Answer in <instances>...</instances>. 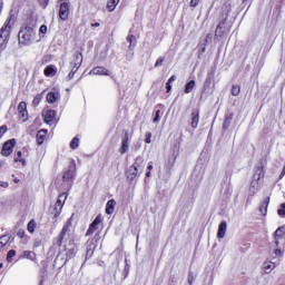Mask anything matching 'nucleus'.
<instances>
[{"label":"nucleus","mask_w":285,"mask_h":285,"mask_svg":"<svg viewBox=\"0 0 285 285\" xmlns=\"http://www.w3.org/2000/svg\"><path fill=\"white\" fill-rule=\"evenodd\" d=\"M281 217H285V204L281 205V208L277 210Z\"/></svg>","instance_id":"nucleus-46"},{"label":"nucleus","mask_w":285,"mask_h":285,"mask_svg":"<svg viewBox=\"0 0 285 285\" xmlns=\"http://www.w3.org/2000/svg\"><path fill=\"white\" fill-rule=\"evenodd\" d=\"M10 21L11 19L8 18L0 29V50H6V46H8V41H10V32L12 30Z\"/></svg>","instance_id":"nucleus-3"},{"label":"nucleus","mask_w":285,"mask_h":285,"mask_svg":"<svg viewBox=\"0 0 285 285\" xmlns=\"http://www.w3.org/2000/svg\"><path fill=\"white\" fill-rule=\"evenodd\" d=\"M2 166H3V164H2V163H0V168H2Z\"/></svg>","instance_id":"nucleus-64"},{"label":"nucleus","mask_w":285,"mask_h":285,"mask_svg":"<svg viewBox=\"0 0 285 285\" xmlns=\"http://www.w3.org/2000/svg\"><path fill=\"white\" fill-rule=\"evenodd\" d=\"M47 136H48V130L46 129H40L37 132L36 139H37L38 146H41L46 141Z\"/></svg>","instance_id":"nucleus-16"},{"label":"nucleus","mask_w":285,"mask_h":285,"mask_svg":"<svg viewBox=\"0 0 285 285\" xmlns=\"http://www.w3.org/2000/svg\"><path fill=\"white\" fill-rule=\"evenodd\" d=\"M275 245H276V246H279V240H277V238H276V240H275Z\"/></svg>","instance_id":"nucleus-60"},{"label":"nucleus","mask_w":285,"mask_h":285,"mask_svg":"<svg viewBox=\"0 0 285 285\" xmlns=\"http://www.w3.org/2000/svg\"><path fill=\"white\" fill-rule=\"evenodd\" d=\"M190 6L191 8H197V6H199V0H191Z\"/></svg>","instance_id":"nucleus-52"},{"label":"nucleus","mask_w":285,"mask_h":285,"mask_svg":"<svg viewBox=\"0 0 285 285\" xmlns=\"http://www.w3.org/2000/svg\"><path fill=\"white\" fill-rule=\"evenodd\" d=\"M20 259H30L31 262H36L37 254H35V252H31V250H24L20 256Z\"/></svg>","instance_id":"nucleus-19"},{"label":"nucleus","mask_w":285,"mask_h":285,"mask_svg":"<svg viewBox=\"0 0 285 285\" xmlns=\"http://www.w3.org/2000/svg\"><path fill=\"white\" fill-rule=\"evenodd\" d=\"M187 282L189 285H193V282H195V274L193 272H189Z\"/></svg>","instance_id":"nucleus-44"},{"label":"nucleus","mask_w":285,"mask_h":285,"mask_svg":"<svg viewBox=\"0 0 285 285\" xmlns=\"http://www.w3.org/2000/svg\"><path fill=\"white\" fill-rule=\"evenodd\" d=\"M68 199V195L66 194H61L55 205V217H58L59 215H61V208H63V203L61 200V198Z\"/></svg>","instance_id":"nucleus-13"},{"label":"nucleus","mask_w":285,"mask_h":285,"mask_svg":"<svg viewBox=\"0 0 285 285\" xmlns=\"http://www.w3.org/2000/svg\"><path fill=\"white\" fill-rule=\"evenodd\" d=\"M226 230H228V224L226 223V220H223L218 226V239H224V237H226Z\"/></svg>","instance_id":"nucleus-14"},{"label":"nucleus","mask_w":285,"mask_h":285,"mask_svg":"<svg viewBox=\"0 0 285 285\" xmlns=\"http://www.w3.org/2000/svg\"><path fill=\"white\" fill-rule=\"evenodd\" d=\"M213 79H215V73L213 72H209L207 75V78L205 80V83H204V88H203V91H202V99H206V91L208 90V88H210L212 83H213Z\"/></svg>","instance_id":"nucleus-11"},{"label":"nucleus","mask_w":285,"mask_h":285,"mask_svg":"<svg viewBox=\"0 0 285 285\" xmlns=\"http://www.w3.org/2000/svg\"><path fill=\"white\" fill-rule=\"evenodd\" d=\"M18 117L22 121H28V104L26 101L18 105Z\"/></svg>","instance_id":"nucleus-9"},{"label":"nucleus","mask_w":285,"mask_h":285,"mask_svg":"<svg viewBox=\"0 0 285 285\" xmlns=\"http://www.w3.org/2000/svg\"><path fill=\"white\" fill-rule=\"evenodd\" d=\"M89 75H105V76H108L110 75L108 72V69L104 68V67H95L90 72Z\"/></svg>","instance_id":"nucleus-22"},{"label":"nucleus","mask_w":285,"mask_h":285,"mask_svg":"<svg viewBox=\"0 0 285 285\" xmlns=\"http://www.w3.org/2000/svg\"><path fill=\"white\" fill-rule=\"evenodd\" d=\"M48 32V26L42 24L39 28V35H46Z\"/></svg>","instance_id":"nucleus-45"},{"label":"nucleus","mask_w":285,"mask_h":285,"mask_svg":"<svg viewBox=\"0 0 285 285\" xmlns=\"http://www.w3.org/2000/svg\"><path fill=\"white\" fill-rule=\"evenodd\" d=\"M28 230L30 233H35V229L37 228V223L35 222V219H31L29 223H28V226H27Z\"/></svg>","instance_id":"nucleus-35"},{"label":"nucleus","mask_w":285,"mask_h":285,"mask_svg":"<svg viewBox=\"0 0 285 285\" xmlns=\"http://www.w3.org/2000/svg\"><path fill=\"white\" fill-rule=\"evenodd\" d=\"M14 184H19V179L16 178V179H14Z\"/></svg>","instance_id":"nucleus-63"},{"label":"nucleus","mask_w":285,"mask_h":285,"mask_svg":"<svg viewBox=\"0 0 285 285\" xmlns=\"http://www.w3.org/2000/svg\"><path fill=\"white\" fill-rule=\"evenodd\" d=\"M274 253H275L276 256H279V255H282V249L276 248V249L274 250Z\"/></svg>","instance_id":"nucleus-54"},{"label":"nucleus","mask_w":285,"mask_h":285,"mask_svg":"<svg viewBox=\"0 0 285 285\" xmlns=\"http://www.w3.org/2000/svg\"><path fill=\"white\" fill-rule=\"evenodd\" d=\"M14 255H17V250L14 249H10L7 254V262L10 263L12 262V257H14Z\"/></svg>","instance_id":"nucleus-40"},{"label":"nucleus","mask_w":285,"mask_h":285,"mask_svg":"<svg viewBox=\"0 0 285 285\" xmlns=\"http://www.w3.org/2000/svg\"><path fill=\"white\" fill-rule=\"evenodd\" d=\"M101 26L99 22L91 23V28H99Z\"/></svg>","instance_id":"nucleus-56"},{"label":"nucleus","mask_w":285,"mask_h":285,"mask_svg":"<svg viewBox=\"0 0 285 285\" xmlns=\"http://www.w3.org/2000/svg\"><path fill=\"white\" fill-rule=\"evenodd\" d=\"M57 75V68L53 65H49L45 68L46 77H55Z\"/></svg>","instance_id":"nucleus-23"},{"label":"nucleus","mask_w":285,"mask_h":285,"mask_svg":"<svg viewBox=\"0 0 285 285\" xmlns=\"http://www.w3.org/2000/svg\"><path fill=\"white\" fill-rule=\"evenodd\" d=\"M127 41L129 43V50H132L137 46V38L134 35H129Z\"/></svg>","instance_id":"nucleus-26"},{"label":"nucleus","mask_w":285,"mask_h":285,"mask_svg":"<svg viewBox=\"0 0 285 285\" xmlns=\"http://www.w3.org/2000/svg\"><path fill=\"white\" fill-rule=\"evenodd\" d=\"M42 115L45 117V124H48L49 126H52L55 124V117H57V111L48 109L42 111Z\"/></svg>","instance_id":"nucleus-10"},{"label":"nucleus","mask_w":285,"mask_h":285,"mask_svg":"<svg viewBox=\"0 0 285 285\" xmlns=\"http://www.w3.org/2000/svg\"><path fill=\"white\" fill-rule=\"evenodd\" d=\"M22 155L23 154L21 151H17V157L14 158V161H16V164L20 161L22 164V166H26V159L21 158Z\"/></svg>","instance_id":"nucleus-36"},{"label":"nucleus","mask_w":285,"mask_h":285,"mask_svg":"<svg viewBox=\"0 0 285 285\" xmlns=\"http://www.w3.org/2000/svg\"><path fill=\"white\" fill-rule=\"evenodd\" d=\"M230 121H233V116L226 117L223 124L224 130H228V128H230Z\"/></svg>","instance_id":"nucleus-37"},{"label":"nucleus","mask_w":285,"mask_h":285,"mask_svg":"<svg viewBox=\"0 0 285 285\" xmlns=\"http://www.w3.org/2000/svg\"><path fill=\"white\" fill-rule=\"evenodd\" d=\"M151 138H153V134L148 132V134H146L145 141H146L147 144H150V141H153Z\"/></svg>","instance_id":"nucleus-50"},{"label":"nucleus","mask_w":285,"mask_h":285,"mask_svg":"<svg viewBox=\"0 0 285 285\" xmlns=\"http://www.w3.org/2000/svg\"><path fill=\"white\" fill-rule=\"evenodd\" d=\"M148 170L150 171V170H153V165H148Z\"/></svg>","instance_id":"nucleus-59"},{"label":"nucleus","mask_w":285,"mask_h":285,"mask_svg":"<svg viewBox=\"0 0 285 285\" xmlns=\"http://www.w3.org/2000/svg\"><path fill=\"white\" fill-rule=\"evenodd\" d=\"M0 186H1V188H8V186H10V184H8V181L0 180Z\"/></svg>","instance_id":"nucleus-53"},{"label":"nucleus","mask_w":285,"mask_h":285,"mask_svg":"<svg viewBox=\"0 0 285 285\" xmlns=\"http://www.w3.org/2000/svg\"><path fill=\"white\" fill-rule=\"evenodd\" d=\"M59 17L61 21H68V17H70V4L68 2L60 3Z\"/></svg>","instance_id":"nucleus-8"},{"label":"nucleus","mask_w":285,"mask_h":285,"mask_svg":"<svg viewBox=\"0 0 285 285\" xmlns=\"http://www.w3.org/2000/svg\"><path fill=\"white\" fill-rule=\"evenodd\" d=\"M263 271H264L265 275H271V273H273V271H275V263H273L271 261L264 262Z\"/></svg>","instance_id":"nucleus-17"},{"label":"nucleus","mask_w":285,"mask_h":285,"mask_svg":"<svg viewBox=\"0 0 285 285\" xmlns=\"http://www.w3.org/2000/svg\"><path fill=\"white\" fill-rule=\"evenodd\" d=\"M178 155H179V144H176V145L174 146V154H173V156H174V161L177 159Z\"/></svg>","instance_id":"nucleus-43"},{"label":"nucleus","mask_w":285,"mask_h":285,"mask_svg":"<svg viewBox=\"0 0 285 285\" xmlns=\"http://www.w3.org/2000/svg\"><path fill=\"white\" fill-rule=\"evenodd\" d=\"M75 75H77V70L71 69L70 72L67 76L68 81H70V79H73Z\"/></svg>","instance_id":"nucleus-48"},{"label":"nucleus","mask_w":285,"mask_h":285,"mask_svg":"<svg viewBox=\"0 0 285 285\" xmlns=\"http://www.w3.org/2000/svg\"><path fill=\"white\" fill-rule=\"evenodd\" d=\"M8 242H10V236L2 235L0 236V246L3 248V246L8 245Z\"/></svg>","instance_id":"nucleus-33"},{"label":"nucleus","mask_w":285,"mask_h":285,"mask_svg":"<svg viewBox=\"0 0 285 285\" xmlns=\"http://www.w3.org/2000/svg\"><path fill=\"white\" fill-rule=\"evenodd\" d=\"M262 179H264V169L262 167H258L250 183V195H257V193H259V189L262 188Z\"/></svg>","instance_id":"nucleus-4"},{"label":"nucleus","mask_w":285,"mask_h":285,"mask_svg":"<svg viewBox=\"0 0 285 285\" xmlns=\"http://www.w3.org/2000/svg\"><path fill=\"white\" fill-rule=\"evenodd\" d=\"M284 234H285V228H284V227H278V228L275 230V233H274V235H275L276 238H277V237H284Z\"/></svg>","instance_id":"nucleus-39"},{"label":"nucleus","mask_w":285,"mask_h":285,"mask_svg":"<svg viewBox=\"0 0 285 285\" xmlns=\"http://www.w3.org/2000/svg\"><path fill=\"white\" fill-rule=\"evenodd\" d=\"M39 104H41V96L38 95L33 98L32 105L33 106H39Z\"/></svg>","instance_id":"nucleus-47"},{"label":"nucleus","mask_w":285,"mask_h":285,"mask_svg":"<svg viewBox=\"0 0 285 285\" xmlns=\"http://www.w3.org/2000/svg\"><path fill=\"white\" fill-rule=\"evenodd\" d=\"M129 142H128V132H125L122 137L121 147L119 149L120 155H126L128 153Z\"/></svg>","instance_id":"nucleus-15"},{"label":"nucleus","mask_w":285,"mask_h":285,"mask_svg":"<svg viewBox=\"0 0 285 285\" xmlns=\"http://www.w3.org/2000/svg\"><path fill=\"white\" fill-rule=\"evenodd\" d=\"M95 230H97V229H95L94 227L89 226V228H88L86 235H87V236H88V235H94V234H95Z\"/></svg>","instance_id":"nucleus-51"},{"label":"nucleus","mask_w":285,"mask_h":285,"mask_svg":"<svg viewBox=\"0 0 285 285\" xmlns=\"http://www.w3.org/2000/svg\"><path fill=\"white\" fill-rule=\"evenodd\" d=\"M72 226V217H70L66 224L62 227V230L60 232L57 240H56V245H58L59 247L61 246V244H63V240L66 239V236L70 234V227Z\"/></svg>","instance_id":"nucleus-5"},{"label":"nucleus","mask_w":285,"mask_h":285,"mask_svg":"<svg viewBox=\"0 0 285 285\" xmlns=\"http://www.w3.org/2000/svg\"><path fill=\"white\" fill-rule=\"evenodd\" d=\"M14 146H17V140L14 138L7 140L2 145V149H1L2 157H10V155H12V150H14Z\"/></svg>","instance_id":"nucleus-7"},{"label":"nucleus","mask_w":285,"mask_h":285,"mask_svg":"<svg viewBox=\"0 0 285 285\" xmlns=\"http://www.w3.org/2000/svg\"><path fill=\"white\" fill-rule=\"evenodd\" d=\"M76 255H77V248L72 247L70 249H67L66 262H68V259H72Z\"/></svg>","instance_id":"nucleus-27"},{"label":"nucleus","mask_w":285,"mask_h":285,"mask_svg":"<svg viewBox=\"0 0 285 285\" xmlns=\"http://www.w3.org/2000/svg\"><path fill=\"white\" fill-rule=\"evenodd\" d=\"M285 176V166H284V168H283V170H282V173H281V179H282V177H284Z\"/></svg>","instance_id":"nucleus-57"},{"label":"nucleus","mask_w":285,"mask_h":285,"mask_svg":"<svg viewBox=\"0 0 285 285\" xmlns=\"http://www.w3.org/2000/svg\"><path fill=\"white\" fill-rule=\"evenodd\" d=\"M8 132V125H2L0 127V139Z\"/></svg>","instance_id":"nucleus-42"},{"label":"nucleus","mask_w":285,"mask_h":285,"mask_svg":"<svg viewBox=\"0 0 285 285\" xmlns=\"http://www.w3.org/2000/svg\"><path fill=\"white\" fill-rule=\"evenodd\" d=\"M81 63H83V55L79 51H77L71 59L70 65L73 66V68H81Z\"/></svg>","instance_id":"nucleus-12"},{"label":"nucleus","mask_w":285,"mask_h":285,"mask_svg":"<svg viewBox=\"0 0 285 285\" xmlns=\"http://www.w3.org/2000/svg\"><path fill=\"white\" fill-rule=\"evenodd\" d=\"M150 175H151L150 171L146 173V177H150Z\"/></svg>","instance_id":"nucleus-61"},{"label":"nucleus","mask_w":285,"mask_h":285,"mask_svg":"<svg viewBox=\"0 0 285 285\" xmlns=\"http://www.w3.org/2000/svg\"><path fill=\"white\" fill-rule=\"evenodd\" d=\"M117 206V202L115 199H110L106 204V213L107 215H112L115 213V207Z\"/></svg>","instance_id":"nucleus-20"},{"label":"nucleus","mask_w":285,"mask_h":285,"mask_svg":"<svg viewBox=\"0 0 285 285\" xmlns=\"http://www.w3.org/2000/svg\"><path fill=\"white\" fill-rule=\"evenodd\" d=\"M199 126V110L194 109L191 112V128H197Z\"/></svg>","instance_id":"nucleus-18"},{"label":"nucleus","mask_w":285,"mask_h":285,"mask_svg":"<svg viewBox=\"0 0 285 285\" xmlns=\"http://www.w3.org/2000/svg\"><path fill=\"white\" fill-rule=\"evenodd\" d=\"M271 198H267V200H265L261 207H259V210L262 213V215H266V213H268V202H269Z\"/></svg>","instance_id":"nucleus-30"},{"label":"nucleus","mask_w":285,"mask_h":285,"mask_svg":"<svg viewBox=\"0 0 285 285\" xmlns=\"http://www.w3.org/2000/svg\"><path fill=\"white\" fill-rule=\"evenodd\" d=\"M239 92H242V87H239V85H234L232 87L233 97H238Z\"/></svg>","instance_id":"nucleus-34"},{"label":"nucleus","mask_w":285,"mask_h":285,"mask_svg":"<svg viewBox=\"0 0 285 285\" xmlns=\"http://www.w3.org/2000/svg\"><path fill=\"white\" fill-rule=\"evenodd\" d=\"M59 99V94H57V92H49L48 95H47V101H48V104H56V101Z\"/></svg>","instance_id":"nucleus-24"},{"label":"nucleus","mask_w":285,"mask_h":285,"mask_svg":"<svg viewBox=\"0 0 285 285\" xmlns=\"http://www.w3.org/2000/svg\"><path fill=\"white\" fill-rule=\"evenodd\" d=\"M71 70H76V72H77V70H79V68L75 67V65H71Z\"/></svg>","instance_id":"nucleus-58"},{"label":"nucleus","mask_w":285,"mask_h":285,"mask_svg":"<svg viewBox=\"0 0 285 285\" xmlns=\"http://www.w3.org/2000/svg\"><path fill=\"white\" fill-rule=\"evenodd\" d=\"M75 177H77V165L72 160L68 169L63 173L62 179L63 181H72Z\"/></svg>","instance_id":"nucleus-6"},{"label":"nucleus","mask_w":285,"mask_h":285,"mask_svg":"<svg viewBox=\"0 0 285 285\" xmlns=\"http://www.w3.org/2000/svg\"><path fill=\"white\" fill-rule=\"evenodd\" d=\"M195 88V80H190L185 85V94L190 95V91Z\"/></svg>","instance_id":"nucleus-28"},{"label":"nucleus","mask_w":285,"mask_h":285,"mask_svg":"<svg viewBox=\"0 0 285 285\" xmlns=\"http://www.w3.org/2000/svg\"><path fill=\"white\" fill-rule=\"evenodd\" d=\"M164 61H166V57L161 56L156 60L155 68H159V66H164Z\"/></svg>","instance_id":"nucleus-41"},{"label":"nucleus","mask_w":285,"mask_h":285,"mask_svg":"<svg viewBox=\"0 0 285 285\" xmlns=\"http://www.w3.org/2000/svg\"><path fill=\"white\" fill-rule=\"evenodd\" d=\"M70 148L72 150H77L79 148V138L75 137L70 142Z\"/></svg>","instance_id":"nucleus-38"},{"label":"nucleus","mask_w":285,"mask_h":285,"mask_svg":"<svg viewBox=\"0 0 285 285\" xmlns=\"http://www.w3.org/2000/svg\"><path fill=\"white\" fill-rule=\"evenodd\" d=\"M127 59L129 60L132 59V53L130 56H127Z\"/></svg>","instance_id":"nucleus-62"},{"label":"nucleus","mask_w":285,"mask_h":285,"mask_svg":"<svg viewBox=\"0 0 285 285\" xmlns=\"http://www.w3.org/2000/svg\"><path fill=\"white\" fill-rule=\"evenodd\" d=\"M119 1L120 0H108L107 8H108L109 12H114V10L117 8V6H119Z\"/></svg>","instance_id":"nucleus-25"},{"label":"nucleus","mask_w":285,"mask_h":285,"mask_svg":"<svg viewBox=\"0 0 285 285\" xmlns=\"http://www.w3.org/2000/svg\"><path fill=\"white\" fill-rule=\"evenodd\" d=\"M173 81H177V76H171L168 81L166 82V90L170 92L173 90Z\"/></svg>","instance_id":"nucleus-29"},{"label":"nucleus","mask_w":285,"mask_h":285,"mask_svg":"<svg viewBox=\"0 0 285 285\" xmlns=\"http://www.w3.org/2000/svg\"><path fill=\"white\" fill-rule=\"evenodd\" d=\"M41 8H48V3H50V0H38Z\"/></svg>","instance_id":"nucleus-49"},{"label":"nucleus","mask_w":285,"mask_h":285,"mask_svg":"<svg viewBox=\"0 0 285 285\" xmlns=\"http://www.w3.org/2000/svg\"><path fill=\"white\" fill-rule=\"evenodd\" d=\"M94 242H99V234H96L94 239L90 242L89 246L87 247V255L92 256V253L95 252V243Z\"/></svg>","instance_id":"nucleus-21"},{"label":"nucleus","mask_w":285,"mask_h":285,"mask_svg":"<svg viewBox=\"0 0 285 285\" xmlns=\"http://www.w3.org/2000/svg\"><path fill=\"white\" fill-rule=\"evenodd\" d=\"M101 222V216H97L94 222L89 225L91 228L97 230L99 228V223Z\"/></svg>","instance_id":"nucleus-31"},{"label":"nucleus","mask_w":285,"mask_h":285,"mask_svg":"<svg viewBox=\"0 0 285 285\" xmlns=\"http://www.w3.org/2000/svg\"><path fill=\"white\" fill-rule=\"evenodd\" d=\"M164 112H161L160 109H157L155 112V117L153 119L154 124H159V120L161 119Z\"/></svg>","instance_id":"nucleus-32"},{"label":"nucleus","mask_w":285,"mask_h":285,"mask_svg":"<svg viewBox=\"0 0 285 285\" xmlns=\"http://www.w3.org/2000/svg\"><path fill=\"white\" fill-rule=\"evenodd\" d=\"M146 168V160H144V157L138 156L135 160V163L126 170V177L129 181H134L137 179L141 173H144V169Z\"/></svg>","instance_id":"nucleus-2"},{"label":"nucleus","mask_w":285,"mask_h":285,"mask_svg":"<svg viewBox=\"0 0 285 285\" xmlns=\"http://www.w3.org/2000/svg\"><path fill=\"white\" fill-rule=\"evenodd\" d=\"M3 12V0H0V14Z\"/></svg>","instance_id":"nucleus-55"},{"label":"nucleus","mask_w":285,"mask_h":285,"mask_svg":"<svg viewBox=\"0 0 285 285\" xmlns=\"http://www.w3.org/2000/svg\"><path fill=\"white\" fill-rule=\"evenodd\" d=\"M19 46H32L36 41H40L37 39V29L35 24H27L22 27L18 33Z\"/></svg>","instance_id":"nucleus-1"}]
</instances>
